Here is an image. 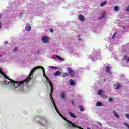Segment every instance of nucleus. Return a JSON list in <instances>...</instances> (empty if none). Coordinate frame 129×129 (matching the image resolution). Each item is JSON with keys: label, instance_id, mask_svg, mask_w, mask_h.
Here are the masks:
<instances>
[{"label": "nucleus", "instance_id": "27", "mask_svg": "<svg viewBox=\"0 0 129 129\" xmlns=\"http://www.w3.org/2000/svg\"><path fill=\"white\" fill-rule=\"evenodd\" d=\"M105 16V14L102 13V15L101 16V18L102 19V18H104Z\"/></svg>", "mask_w": 129, "mask_h": 129}, {"label": "nucleus", "instance_id": "11", "mask_svg": "<svg viewBox=\"0 0 129 129\" xmlns=\"http://www.w3.org/2000/svg\"><path fill=\"white\" fill-rule=\"evenodd\" d=\"M111 68L109 66H106V72H107L108 73H110V70Z\"/></svg>", "mask_w": 129, "mask_h": 129}, {"label": "nucleus", "instance_id": "2", "mask_svg": "<svg viewBox=\"0 0 129 129\" xmlns=\"http://www.w3.org/2000/svg\"><path fill=\"white\" fill-rule=\"evenodd\" d=\"M34 120H36V123L40 126H47L48 124V120L43 116H38L34 118Z\"/></svg>", "mask_w": 129, "mask_h": 129}, {"label": "nucleus", "instance_id": "10", "mask_svg": "<svg viewBox=\"0 0 129 129\" xmlns=\"http://www.w3.org/2000/svg\"><path fill=\"white\" fill-rule=\"evenodd\" d=\"M79 19L80 21H81V22L85 21V18H84V16H83L82 15H80V16H79Z\"/></svg>", "mask_w": 129, "mask_h": 129}, {"label": "nucleus", "instance_id": "8", "mask_svg": "<svg viewBox=\"0 0 129 129\" xmlns=\"http://www.w3.org/2000/svg\"><path fill=\"white\" fill-rule=\"evenodd\" d=\"M42 41L44 43H47L49 42V38H48V36H43L42 37Z\"/></svg>", "mask_w": 129, "mask_h": 129}, {"label": "nucleus", "instance_id": "36", "mask_svg": "<svg viewBox=\"0 0 129 129\" xmlns=\"http://www.w3.org/2000/svg\"><path fill=\"white\" fill-rule=\"evenodd\" d=\"M50 68H56V67L54 66H50Z\"/></svg>", "mask_w": 129, "mask_h": 129}, {"label": "nucleus", "instance_id": "14", "mask_svg": "<svg viewBox=\"0 0 129 129\" xmlns=\"http://www.w3.org/2000/svg\"><path fill=\"white\" fill-rule=\"evenodd\" d=\"M113 114L114 115V116L116 117V118H119V116H118L116 112H115V111H113Z\"/></svg>", "mask_w": 129, "mask_h": 129}, {"label": "nucleus", "instance_id": "39", "mask_svg": "<svg viewBox=\"0 0 129 129\" xmlns=\"http://www.w3.org/2000/svg\"><path fill=\"white\" fill-rule=\"evenodd\" d=\"M127 62H129V57H128V58H127Z\"/></svg>", "mask_w": 129, "mask_h": 129}, {"label": "nucleus", "instance_id": "16", "mask_svg": "<svg viewBox=\"0 0 129 129\" xmlns=\"http://www.w3.org/2000/svg\"><path fill=\"white\" fill-rule=\"evenodd\" d=\"M96 106H102V103L100 102H97L96 104Z\"/></svg>", "mask_w": 129, "mask_h": 129}, {"label": "nucleus", "instance_id": "4", "mask_svg": "<svg viewBox=\"0 0 129 129\" xmlns=\"http://www.w3.org/2000/svg\"><path fill=\"white\" fill-rule=\"evenodd\" d=\"M49 95H50L51 101V102H52L53 107L55 108V110L56 111L57 113L58 114L60 111H59V110H58V108H57V106H56V103H55V100H54V98H53V93H51V94H50Z\"/></svg>", "mask_w": 129, "mask_h": 129}, {"label": "nucleus", "instance_id": "35", "mask_svg": "<svg viewBox=\"0 0 129 129\" xmlns=\"http://www.w3.org/2000/svg\"><path fill=\"white\" fill-rule=\"evenodd\" d=\"M115 34H113V36H112V39H113L114 38V37H115Z\"/></svg>", "mask_w": 129, "mask_h": 129}, {"label": "nucleus", "instance_id": "17", "mask_svg": "<svg viewBox=\"0 0 129 129\" xmlns=\"http://www.w3.org/2000/svg\"><path fill=\"white\" fill-rule=\"evenodd\" d=\"M121 87V85L119 84V83H117V85L116 87V89H119Z\"/></svg>", "mask_w": 129, "mask_h": 129}, {"label": "nucleus", "instance_id": "30", "mask_svg": "<svg viewBox=\"0 0 129 129\" xmlns=\"http://www.w3.org/2000/svg\"><path fill=\"white\" fill-rule=\"evenodd\" d=\"M4 83H5V84L8 85V84L9 83V82L7 81H5Z\"/></svg>", "mask_w": 129, "mask_h": 129}, {"label": "nucleus", "instance_id": "33", "mask_svg": "<svg viewBox=\"0 0 129 129\" xmlns=\"http://www.w3.org/2000/svg\"><path fill=\"white\" fill-rule=\"evenodd\" d=\"M71 103H72V104H73V105H74V101L72 100Z\"/></svg>", "mask_w": 129, "mask_h": 129}, {"label": "nucleus", "instance_id": "15", "mask_svg": "<svg viewBox=\"0 0 129 129\" xmlns=\"http://www.w3.org/2000/svg\"><path fill=\"white\" fill-rule=\"evenodd\" d=\"M70 85H75V83L73 81V80H70Z\"/></svg>", "mask_w": 129, "mask_h": 129}, {"label": "nucleus", "instance_id": "38", "mask_svg": "<svg viewBox=\"0 0 129 129\" xmlns=\"http://www.w3.org/2000/svg\"><path fill=\"white\" fill-rule=\"evenodd\" d=\"M4 44H5L6 45H7V44H8V41H5Z\"/></svg>", "mask_w": 129, "mask_h": 129}, {"label": "nucleus", "instance_id": "25", "mask_svg": "<svg viewBox=\"0 0 129 129\" xmlns=\"http://www.w3.org/2000/svg\"><path fill=\"white\" fill-rule=\"evenodd\" d=\"M49 31L51 32V33H54V29L53 28H50Z\"/></svg>", "mask_w": 129, "mask_h": 129}, {"label": "nucleus", "instance_id": "42", "mask_svg": "<svg viewBox=\"0 0 129 129\" xmlns=\"http://www.w3.org/2000/svg\"><path fill=\"white\" fill-rule=\"evenodd\" d=\"M123 29H125V27L124 26H123Z\"/></svg>", "mask_w": 129, "mask_h": 129}, {"label": "nucleus", "instance_id": "6", "mask_svg": "<svg viewBox=\"0 0 129 129\" xmlns=\"http://www.w3.org/2000/svg\"><path fill=\"white\" fill-rule=\"evenodd\" d=\"M42 69L44 77H45L46 78V77H47V76H46V74L45 73V69L44 68V67H43L42 66H37L36 67H34L33 69H34L33 73L35 72V71L36 70V69Z\"/></svg>", "mask_w": 129, "mask_h": 129}, {"label": "nucleus", "instance_id": "37", "mask_svg": "<svg viewBox=\"0 0 129 129\" xmlns=\"http://www.w3.org/2000/svg\"><path fill=\"white\" fill-rule=\"evenodd\" d=\"M2 28V22H0V29Z\"/></svg>", "mask_w": 129, "mask_h": 129}, {"label": "nucleus", "instance_id": "41", "mask_svg": "<svg viewBox=\"0 0 129 129\" xmlns=\"http://www.w3.org/2000/svg\"><path fill=\"white\" fill-rule=\"evenodd\" d=\"M3 57V55H2V54H0V57Z\"/></svg>", "mask_w": 129, "mask_h": 129}, {"label": "nucleus", "instance_id": "22", "mask_svg": "<svg viewBox=\"0 0 129 129\" xmlns=\"http://www.w3.org/2000/svg\"><path fill=\"white\" fill-rule=\"evenodd\" d=\"M57 59H58L59 60H60V61H64L63 59H62L60 56H56Z\"/></svg>", "mask_w": 129, "mask_h": 129}, {"label": "nucleus", "instance_id": "28", "mask_svg": "<svg viewBox=\"0 0 129 129\" xmlns=\"http://www.w3.org/2000/svg\"><path fill=\"white\" fill-rule=\"evenodd\" d=\"M109 101L110 102L113 101V98H109Z\"/></svg>", "mask_w": 129, "mask_h": 129}, {"label": "nucleus", "instance_id": "12", "mask_svg": "<svg viewBox=\"0 0 129 129\" xmlns=\"http://www.w3.org/2000/svg\"><path fill=\"white\" fill-rule=\"evenodd\" d=\"M54 75L55 76H59V75H61V72L57 71L54 73Z\"/></svg>", "mask_w": 129, "mask_h": 129}, {"label": "nucleus", "instance_id": "29", "mask_svg": "<svg viewBox=\"0 0 129 129\" xmlns=\"http://www.w3.org/2000/svg\"><path fill=\"white\" fill-rule=\"evenodd\" d=\"M16 51H18V48L17 47H16L13 50L14 53H16Z\"/></svg>", "mask_w": 129, "mask_h": 129}, {"label": "nucleus", "instance_id": "13", "mask_svg": "<svg viewBox=\"0 0 129 129\" xmlns=\"http://www.w3.org/2000/svg\"><path fill=\"white\" fill-rule=\"evenodd\" d=\"M69 114H70V116L71 117H73V118H76V116H75V115L73 114V113L69 112Z\"/></svg>", "mask_w": 129, "mask_h": 129}, {"label": "nucleus", "instance_id": "43", "mask_svg": "<svg viewBox=\"0 0 129 129\" xmlns=\"http://www.w3.org/2000/svg\"><path fill=\"white\" fill-rule=\"evenodd\" d=\"M114 86H116V84H114Z\"/></svg>", "mask_w": 129, "mask_h": 129}, {"label": "nucleus", "instance_id": "40", "mask_svg": "<svg viewBox=\"0 0 129 129\" xmlns=\"http://www.w3.org/2000/svg\"><path fill=\"white\" fill-rule=\"evenodd\" d=\"M2 17V14H0V19Z\"/></svg>", "mask_w": 129, "mask_h": 129}, {"label": "nucleus", "instance_id": "34", "mask_svg": "<svg viewBox=\"0 0 129 129\" xmlns=\"http://www.w3.org/2000/svg\"><path fill=\"white\" fill-rule=\"evenodd\" d=\"M126 58H127V56H124V60H126Z\"/></svg>", "mask_w": 129, "mask_h": 129}, {"label": "nucleus", "instance_id": "32", "mask_svg": "<svg viewBox=\"0 0 129 129\" xmlns=\"http://www.w3.org/2000/svg\"><path fill=\"white\" fill-rule=\"evenodd\" d=\"M97 123L99 124V125H100V126H102V124H101V123H100L99 122H98Z\"/></svg>", "mask_w": 129, "mask_h": 129}, {"label": "nucleus", "instance_id": "20", "mask_svg": "<svg viewBox=\"0 0 129 129\" xmlns=\"http://www.w3.org/2000/svg\"><path fill=\"white\" fill-rule=\"evenodd\" d=\"M79 108L80 109V111H84V108H83V107H82V106H79Z\"/></svg>", "mask_w": 129, "mask_h": 129}, {"label": "nucleus", "instance_id": "26", "mask_svg": "<svg viewBox=\"0 0 129 129\" xmlns=\"http://www.w3.org/2000/svg\"><path fill=\"white\" fill-rule=\"evenodd\" d=\"M124 125L127 126V127L129 129V124L126 123H124Z\"/></svg>", "mask_w": 129, "mask_h": 129}, {"label": "nucleus", "instance_id": "7", "mask_svg": "<svg viewBox=\"0 0 129 129\" xmlns=\"http://www.w3.org/2000/svg\"><path fill=\"white\" fill-rule=\"evenodd\" d=\"M67 71H68L69 74H70V75L72 77H73V76H74L75 75V72H74V71H73V70H72V69H71V68H68L67 69Z\"/></svg>", "mask_w": 129, "mask_h": 129}, {"label": "nucleus", "instance_id": "1", "mask_svg": "<svg viewBox=\"0 0 129 129\" xmlns=\"http://www.w3.org/2000/svg\"><path fill=\"white\" fill-rule=\"evenodd\" d=\"M34 70H35V69H32L30 72L28 77L24 80L19 82H17L13 79H10V78L7 76V75H6V74H5V73H4V72H3V71H2L1 69L0 73L2 75L4 76V78H6V79H8L10 81L11 83L13 84L15 88H19V89L23 90V89H24V86H25V84L28 85V84H29V83L30 82V80L32 79V77H33V73H34Z\"/></svg>", "mask_w": 129, "mask_h": 129}, {"label": "nucleus", "instance_id": "21", "mask_svg": "<svg viewBox=\"0 0 129 129\" xmlns=\"http://www.w3.org/2000/svg\"><path fill=\"white\" fill-rule=\"evenodd\" d=\"M68 76V73H64L62 75V77H67Z\"/></svg>", "mask_w": 129, "mask_h": 129}, {"label": "nucleus", "instance_id": "9", "mask_svg": "<svg viewBox=\"0 0 129 129\" xmlns=\"http://www.w3.org/2000/svg\"><path fill=\"white\" fill-rule=\"evenodd\" d=\"M25 29L26 31H27L28 32H30V31H31L32 28H31V25H30L29 24H27Z\"/></svg>", "mask_w": 129, "mask_h": 129}, {"label": "nucleus", "instance_id": "19", "mask_svg": "<svg viewBox=\"0 0 129 129\" xmlns=\"http://www.w3.org/2000/svg\"><path fill=\"white\" fill-rule=\"evenodd\" d=\"M107 1H104V2H102L101 4H100V6L101 7H103V6H104V5H105V4H106Z\"/></svg>", "mask_w": 129, "mask_h": 129}, {"label": "nucleus", "instance_id": "3", "mask_svg": "<svg viewBox=\"0 0 129 129\" xmlns=\"http://www.w3.org/2000/svg\"><path fill=\"white\" fill-rule=\"evenodd\" d=\"M58 115H59V116H60L61 118H63V120H65V121H66L67 122H68V123H69V126H70V127H73V128H77V127H78V126L76 125L73 123H72V122L70 121L67 119V118L63 116L62 114H61V113L58 112Z\"/></svg>", "mask_w": 129, "mask_h": 129}, {"label": "nucleus", "instance_id": "31", "mask_svg": "<svg viewBox=\"0 0 129 129\" xmlns=\"http://www.w3.org/2000/svg\"><path fill=\"white\" fill-rule=\"evenodd\" d=\"M126 118H127L128 119H129V114H126Z\"/></svg>", "mask_w": 129, "mask_h": 129}, {"label": "nucleus", "instance_id": "24", "mask_svg": "<svg viewBox=\"0 0 129 129\" xmlns=\"http://www.w3.org/2000/svg\"><path fill=\"white\" fill-rule=\"evenodd\" d=\"M102 93V91H101V90H99V91H98V94L99 95H101V94Z\"/></svg>", "mask_w": 129, "mask_h": 129}, {"label": "nucleus", "instance_id": "5", "mask_svg": "<svg viewBox=\"0 0 129 129\" xmlns=\"http://www.w3.org/2000/svg\"><path fill=\"white\" fill-rule=\"evenodd\" d=\"M47 82L49 83V86H50V95L54 92V86H53V83L50 81V79L49 78L46 77V78Z\"/></svg>", "mask_w": 129, "mask_h": 129}, {"label": "nucleus", "instance_id": "18", "mask_svg": "<svg viewBox=\"0 0 129 129\" xmlns=\"http://www.w3.org/2000/svg\"><path fill=\"white\" fill-rule=\"evenodd\" d=\"M60 96H61V98H65V93L61 92L60 93Z\"/></svg>", "mask_w": 129, "mask_h": 129}, {"label": "nucleus", "instance_id": "23", "mask_svg": "<svg viewBox=\"0 0 129 129\" xmlns=\"http://www.w3.org/2000/svg\"><path fill=\"white\" fill-rule=\"evenodd\" d=\"M114 10L115 11H118V10H119V8L118 7V6H115Z\"/></svg>", "mask_w": 129, "mask_h": 129}]
</instances>
